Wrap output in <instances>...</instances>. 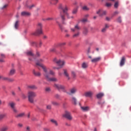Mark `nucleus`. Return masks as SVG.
Wrapping results in <instances>:
<instances>
[{
    "label": "nucleus",
    "mask_w": 131,
    "mask_h": 131,
    "mask_svg": "<svg viewBox=\"0 0 131 131\" xmlns=\"http://www.w3.org/2000/svg\"><path fill=\"white\" fill-rule=\"evenodd\" d=\"M37 65L41 66V68L43 69V74L47 81H58V79L55 77L50 78V74H49V72H48V69H47L46 66L39 63H37Z\"/></svg>",
    "instance_id": "obj_1"
},
{
    "label": "nucleus",
    "mask_w": 131,
    "mask_h": 131,
    "mask_svg": "<svg viewBox=\"0 0 131 131\" xmlns=\"http://www.w3.org/2000/svg\"><path fill=\"white\" fill-rule=\"evenodd\" d=\"M58 10L62 11V12H60V15L61 18V20H62V24H64V21H65V17H64L63 13H66V12H67V11H68V8L67 7V6H66V5L59 4L58 5Z\"/></svg>",
    "instance_id": "obj_2"
},
{
    "label": "nucleus",
    "mask_w": 131,
    "mask_h": 131,
    "mask_svg": "<svg viewBox=\"0 0 131 131\" xmlns=\"http://www.w3.org/2000/svg\"><path fill=\"white\" fill-rule=\"evenodd\" d=\"M36 97V93L33 91H29L28 92V98L29 101L30 103H33L34 102V100L33 98Z\"/></svg>",
    "instance_id": "obj_3"
},
{
    "label": "nucleus",
    "mask_w": 131,
    "mask_h": 131,
    "mask_svg": "<svg viewBox=\"0 0 131 131\" xmlns=\"http://www.w3.org/2000/svg\"><path fill=\"white\" fill-rule=\"evenodd\" d=\"M42 34V24L41 23H38V28L35 32L33 33V35H39Z\"/></svg>",
    "instance_id": "obj_4"
},
{
    "label": "nucleus",
    "mask_w": 131,
    "mask_h": 131,
    "mask_svg": "<svg viewBox=\"0 0 131 131\" xmlns=\"http://www.w3.org/2000/svg\"><path fill=\"white\" fill-rule=\"evenodd\" d=\"M71 30L73 32H77L73 35V37H78V36H79V30H80V27H79L78 25H76L75 26L74 29L71 28Z\"/></svg>",
    "instance_id": "obj_5"
},
{
    "label": "nucleus",
    "mask_w": 131,
    "mask_h": 131,
    "mask_svg": "<svg viewBox=\"0 0 131 131\" xmlns=\"http://www.w3.org/2000/svg\"><path fill=\"white\" fill-rule=\"evenodd\" d=\"M9 105L11 107V110H12L13 112L16 114V113H18V110H17V108H16V103L13 102H11L9 103Z\"/></svg>",
    "instance_id": "obj_6"
},
{
    "label": "nucleus",
    "mask_w": 131,
    "mask_h": 131,
    "mask_svg": "<svg viewBox=\"0 0 131 131\" xmlns=\"http://www.w3.org/2000/svg\"><path fill=\"white\" fill-rule=\"evenodd\" d=\"M54 88L57 89L58 90H61L64 93H67L66 90H65L66 88L65 86L61 84H55Z\"/></svg>",
    "instance_id": "obj_7"
},
{
    "label": "nucleus",
    "mask_w": 131,
    "mask_h": 131,
    "mask_svg": "<svg viewBox=\"0 0 131 131\" xmlns=\"http://www.w3.org/2000/svg\"><path fill=\"white\" fill-rule=\"evenodd\" d=\"M63 117H65L68 120H72V116L71 115V113L66 111L64 114L62 115Z\"/></svg>",
    "instance_id": "obj_8"
},
{
    "label": "nucleus",
    "mask_w": 131,
    "mask_h": 131,
    "mask_svg": "<svg viewBox=\"0 0 131 131\" xmlns=\"http://www.w3.org/2000/svg\"><path fill=\"white\" fill-rule=\"evenodd\" d=\"M53 61L55 63H56L58 66H60V68H61L62 66L65 64L64 61L61 60L60 59L58 60L57 58H54Z\"/></svg>",
    "instance_id": "obj_9"
},
{
    "label": "nucleus",
    "mask_w": 131,
    "mask_h": 131,
    "mask_svg": "<svg viewBox=\"0 0 131 131\" xmlns=\"http://www.w3.org/2000/svg\"><path fill=\"white\" fill-rule=\"evenodd\" d=\"M96 13L99 15V17H103V16L106 15V14H107V11H104L102 9H99L96 12Z\"/></svg>",
    "instance_id": "obj_10"
},
{
    "label": "nucleus",
    "mask_w": 131,
    "mask_h": 131,
    "mask_svg": "<svg viewBox=\"0 0 131 131\" xmlns=\"http://www.w3.org/2000/svg\"><path fill=\"white\" fill-rule=\"evenodd\" d=\"M77 92V89L76 88H73L70 89V92H66L68 95H69L70 96H71V95H74V94H75Z\"/></svg>",
    "instance_id": "obj_11"
},
{
    "label": "nucleus",
    "mask_w": 131,
    "mask_h": 131,
    "mask_svg": "<svg viewBox=\"0 0 131 131\" xmlns=\"http://www.w3.org/2000/svg\"><path fill=\"white\" fill-rule=\"evenodd\" d=\"M101 59H102V58L100 56H99L98 57H96V58L92 59L91 62L92 63H98V62H100V61H101Z\"/></svg>",
    "instance_id": "obj_12"
},
{
    "label": "nucleus",
    "mask_w": 131,
    "mask_h": 131,
    "mask_svg": "<svg viewBox=\"0 0 131 131\" xmlns=\"http://www.w3.org/2000/svg\"><path fill=\"white\" fill-rule=\"evenodd\" d=\"M1 58H0V62L1 63H3L5 62V58H6V55L4 54L1 53L0 54Z\"/></svg>",
    "instance_id": "obj_13"
},
{
    "label": "nucleus",
    "mask_w": 131,
    "mask_h": 131,
    "mask_svg": "<svg viewBox=\"0 0 131 131\" xmlns=\"http://www.w3.org/2000/svg\"><path fill=\"white\" fill-rule=\"evenodd\" d=\"M29 90H37V87L35 85H30L27 86Z\"/></svg>",
    "instance_id": "obj_14"
},
{
    "label": "nucleus",
    "mask_w": 131,
    "mask_h": 131,
    "mask_svg": "<svg viewBox=\"0 0 131 131\" xmlns=\"http://www.w3.org/2000/svg\"><path fill=\"white\" fill-rule=\"evenodd\" d=\"M62 15L64 16V17H65V15H66L68 19H70L71 18H72V19H73V18H74L73 16H70L69 13H68V12H67V11H66V12H63L62 13Z\"/></svg>",
    "instance_id": "obj_15"
},
{
    "label": "nucleus",
    "mask_w": 131,
    "mask_h": 131,
    "mask_svg": "<svg viewBox=\"0 0 131 131\" xmlns=\"http://www.w3.org/2000/svg\"><path fill=\"white\" fill-rule=\"evenodd\" d=\"M26 55L27 56H30L31 57H33V52H32V50H28L26 52Z\"/></svg>",
    "instance_id": "obj_16"
},
{
    "label": "nucleus",
    "mask_w": 131,
    "mask_h": 131,
    "mask_svg": "<svg viewBox=\"0 0 131 131\" xmlns=\"http://www.w3.org/2000/svg\"><path fill=\"white\" fill-rule=\"evenodd\" d=\"M125 62V57H122L120 63V66H123L124 65V63Z\"/></svg>",
    "instance_id": "obj_17"
},
{
    "label": "nucleus",
    "mask_w": 131,
    "mask_h": 131,
    "mask_svg": "<svg viewBox=\"0 0 131 131\" xmlns=\"http://www.w3.org/2000/svg\"><path fill=\"white\" fill-rule=\"evenodd\" d=\"M9 130V126H4L0 128V131H8Z\"/></svg>",
    "instance_id": "obj_18"
},
{
    "label": "nucleus",
    "mask_w": 131,
    "mask_h": 131,
    "mask_svg": "<svg viewBox=\"0 0 131 131\" xmlns=\"http://www.w3.org/2000/svg\"><path fill=\"white\" fill-rule=\"evenodd\" d=\"M81 108L82 110V111H84V112L90 111V107L89 106H81Z\"/></svg>",
    "instance_id": "obj_19"
},
{
    "label": "nucleus",
    "mask_w": 131,
    "mask_h": 131,
    "mask_svg": "<svg viewBox=\"0 0 131 131\" xmlns=\"http://www.w3.org/2000/svg\"><path fill=\"white\" fill-rule=\"evenodd\" d=\"M85 97H88L89 98H91L92 96H93V92H86L85 93Z\"/></svg>",
    "instance_id": "obj_20"
},
{
    "label": "nucleus",
    "mask_w": 131,
    "mask_h": 131,
    "mask_svg": "<svg viewBox=\"0 0 131 131\" xmlns=\"http://www.w3.org/2000/svg\"><path fill=\"white\" fill-rule=\"evenodd\" d=\"M88 67H89V64H88V63L83 62L82 63V68H83V69H86Z\"/></svg>",
    "instance_id": "obj_21"
},
{
    "label": "nucleus",
    "mask_w": 131,
    "mask_h": 131,
    "mask_svg": "<svg viewBox=\"0 0 131 131\" xmlns=\"http://www.w3.org/2000/svg\"><path fill=\"white\" fill-rule=\"evenodd\" d=\"M16 73V70L14 69H12L10 70L9 72V75L12 76V75H14L15 73Z\"/></svg>",
    "instance_id": "obj_22"
},
{
    "label": "nucleus",
    "mask_w": 131,
    "mask_h": 131,
    "mask_svg": "<svg viewBox=\"0 0 131 131\" xmlns=\"http://www.w3.org/2000/svg\"><path fill=\"white\" fill-rule=\"evenodd\" d=\"M43 62V59H39V60H38V61L37 62H36V66H39L40 67H41V66L37 64V63L40 64V65H42L43 66H45V65H43L42 63H40V62Z\"/></svg>",
    "instance_id": "obj_23"
},
{
    "label": "nucleus",
    "mask_w": 131,
    "mask_h": 131,
    "mask_svg": "<svg viewBox=\"0 0 131 131\" xmlns=\"http://www.w3.org/2000/svg\"><path fill=\"white\" fill-rule=\"evenodd\" d=\"M33 73L35 76H40V73L39 72H36L35 70H33Z\"/></svg>",
    "instance_id": "obj_24"
},
{
    "label": "nucleus",
    "mask_w": 131,
    "mask_h": 131,
    "mask_svg": "<svg viewBox=\"0 0 131 131\" xmlns=\"http://www.w3.org/2000/svg\"><path fill=\"white\" fill-rule=\"evenodd\" d=\"M72 102L74 105H76L77 104V100L74 97L72 98Z\"/></svg>",
    "instance_id": "obj_25"
},
{
    "label": "nucleus",
    "mask_w": 131,
    "mask_h": 131,
    "mask_svg": "<svg viewBox=\"0 0 131 131\" xmlns=\"http://www.w3.org/2000/svg\"><path fill=\"white\" fill-rule=\"evenodd\" d=\"M64 74L65 76H66V78L69 80L70 79V77L69 76V74H68V72H67V70H64Z\"/></svg>",
    "instance_id": "obj_26"
},
{
    "label": "nucleus",
    "mask_w": 131,
    "mask_h": 131,
    "mask_svg": "<svg viewBox=\"0 0 131 131\" xmlns=\"http://www.w3.org/2000/svg\"><path fill=\"white\" fill-rule=\"evenodd\" d=\"M25 114L24 113H20L15 115L16 118H21L24 116Z\"/></svg>",
    "instance_id": "obj_27"
},
{
    "label": "nucleus",
    "mask_w": 131,
    "mask_h": 131,
    "mask_svg": "<svg viewBox=\"0 0 131 131\" xmlns=\"http://www.w3.org/2000/svg\"><path fill=\"white\" fill-rule=\"evenodd\" d=\"M89 32V30H88V28L86 27L83 28V33L84 35H86Z\"/></svg>",
    "instance_id": "obj_28"
},
{
    "label": "nucleus",
    "mask_w": 131,
    "mask_h": 131,
    "mask_svg": "<svg viewBox=\"0 0 131 131\" xmlns=\"http://www.w3.org/2000/svg\"><path fill=\"white\" fill-rule=\"evenodd\" d=\"M21 15L22 16H29L30 15V13L26 11H23L21 13Z\"/></svg>",
    "instance_id": "obj_29"
},
{
    "label": "nucleus",
    "mask_w": 131,
    "mask_h": 131,
    "mask_svg": "<svg viewBox=\"0 0 131 131\" xmlns=\"http://www.w3.org/2000/svg\"><path fill=\"white\" fill-rule=\"evenodd\" d=\"M19 27V20H16L14 24V28L15 29H18Z\"/></svg>",
    "instance_id": "obj_30"
},
{
    "label": "nucleus",
    "mask_w": 131,
    "mask_h": 131,
    "mask_svg": "<svg viewBox=\"0 0 131 131\" xmlns=\"http://www.w3.org/2000/svg\"><path fill=\"white\" fill-rule=\"evenodd\" d=\"M103 96H104V94L103 93H99L96 95L97 99H101V98L103 97Z\"/></svg>",
    "instance_id": "obj_31"
},
{
    "label": "nucleus",
    "mask_w": 131,
    "mask_h": 131,
    "mask_svg": "<svg viewBox=\"0 0 131 131\" xmlns=\"http://www.w3.org/2000/svg\"><path fill=\"white\" fill-rule=\"evenodd\" d=\"M50 121L52 122V123H54V124H55L56 126H58V122H57V121H56V120L51 119Z\"/></svg>",
    "instance_id": "obj_32"
},
{
    "label": "nucleus",
    "mask_w": 131,
    "mask_h": 131,
    "mask_svg": "<svg viewBox=\"0 0 131 131\" xmlns=\"http://www.w3.org/2000/svg\"><path fill=\"white\" fill-rule=\"evenodd\" d=\"M66 45V43L65 42H62V43H59L57 44L55 47H63V46H65Z\"/></svg>",
    "instance_id": "obj_33"
},
{
    "label": "nucleus",
    "mask_w": 131,
    "mask_h": 131,
    "mask_svg": "<svg viewBox=\"0 0 131 131\" xmlns=\"http://www.w3.org/2000/svg\"><path fill=\"white\" fill-rule=\"evenodd\" d=\"M52 20H53L52 17H48L45 19H42L43 21H52Z\"/></svg>",
    "instance_id": "obj_34"
},
{
    "label": "nucleus",
    "mask_w": 131,
    "mask_h": 131,
    "mask_svg": "<svg viewBox=\"0 0 131 131\" xmlns=\"http://www.w3.org/2000/svg\"><path fill=\"white\" fill-rule=\"evenodd\" d=\"M82 9L84 11H89L90 10V8H89L86 6H84L82 7Z\"/></svg>",
    "instance_id": "obj_35"
},
{
    "label": "nucleus",
    "mask_w": 131,
    "mask_h": 131,
    "mask_svg": "<svg viewBox=\"0 0 131 131\" xmlns=\"http://www.w3.org/2000/svg\"><path fill=\"white\" fill-rule=\"evenodd\" d=\"M6 117V114H0V120H2L4 118Z\"/></svg>",
    "instance_id": "obj_36"
},
{
    "label": "nucleus",
    "mask_w": 131,
    "mask_h": 131,
    "mask_svg": "<svg viewBox=\"0 0 131 131\" xmlns=\"http://www.w3.org/2000/svg\"><path fill=\"white\" fill-rule=\"evenodd\" d=\"M51 104L53 105L54 106H58L59 103L56 101H52Z\"/></svg>",
    "instance_id": "obj_37"
},
{
    "label": "nucleus",
    "mask_w": 131,
    "mask_h": 131,
    "mask_svg": "<svg viewBox=\"0 0 131 131\" xmlns=\"http://www.w3.org/2000/svg\"><path fill=\"white\" fill-rule=\"evenodd\" d=\"M77 13V8H74L73 10L72 14H74V15H75V14H76Z\"/></svg>",
    "instance_id": "obj_38"
},
{
    "label": "nucleus",
    "mask_w": 131,
    "mask_h": 131,
    "mask_svg": "<svg viewBox=\"0 0 131 131\" xmlns=\"http://www.w3.org/2000/svg\"><path fill=\"white\" fill-rule=\"evenodd\" d=\"M52 2L53 5H57V4H58V2H59V0H52Z\"/></svg>",
    "instance_id": "obj_39"
},
{
    "label": "nucleus",
    "mask_w": 131,
    "mask_h": 131,
    "mask_svg": "<svg viewBox=\"0 0 131 131\" xmlns=\"http://www.w3.org/2000/svg\"><path fill=\"white\" fill-rule=\"evenodd\" d=\"M9 6L8 4H5V5L3 6V7H2V10H4L5 9H7L8 7Z\"/></svg>",
    "instance_id": "obj_40"
},
{
    "label": "nucleus",
    "mask_w": 131,
    "mask_h": 131,
    "mask_svg": "<svg viewBox=\"0 0 131 131\" xmlns=\"http://www.w3.org/2000/svg\"><path fill=\"white\" fill-rule=\"evenodd\" d=\"M49 74V76H50V74L51 75H55V72H54V71L50 70L49 71V73L48 72Z\"/></svg>",
    "instance_id": "obj_41"
},
{
    "label": "nucleus",
    "mask_w": 131,
    "mask_h": 131,
    "mask_svg": "<svg viewBox=\"0 0 131 131\" xmlns=\"http://www.w3.org/2000/svg\"><path fill=\"white\" fill-rule=\"evenodd\" d=\"M112 6V4L111 3H106L105 4V6L107 7V8H109Z\"/></svg>",
    "instance_id": "obj_42"
},
{
    "label": "nucleus",
    "mask_w": 131,
    "mask_h": 131,
    "mask_svg": "<svg viewBox=\"0 0 131 131\" xmlns=\"http://www.w3.org/2000/svg\"><path fill=\"white\" fill-rule=\"evenodd\" d=\"M117 22H118V23H121L122 20H121V17L119 16L117 19Z\"/></svg>",
    "instance_id": "obj_43"
},
{
    "label": "nucleus",
    "mask_w": 131,
    "mask_h": 131,
    "mask_svg": "<svg viewBox=\"0 0 131 131\" xmlns=\"http://www.w3.org/2000/svg\"><path fill=\"white\" fill-rule=\"evenodd\" d=\"M81 22H82V23H85V22H88V19L83 18L81 20Z\"/></svg>",
    "instance_id": "obj_44"
},
{
    "label": "nucleus",
    "mask_w": 131,
    "mask_h": 131,
    "mask_svg": "<svg viewBox=\"0 0 131 131\" xmlns=\"http://www.w3.org/2000/svg\"><path fill=\"white\" fill-rule=\"evenodd\" d=\"M8 82H13L14 81V80L13 78H8Z\"/></svg>",
    "instance_id": "obj_45"
},
{
    "label": "nucleus",
    "mask_w": 131,
    "mask_h": 131,
    "mask_svg": "<svg viewBox=\"0 0 131 131\" xmlns=\"http://www.w3.org/2000/svg\"><path fill=\"white\" fill-rule=\"evenodd\" d=\"M72 75L73 78H75V77H76V74H75V72H74V71L72 72Z\"/></svg>",
    "instance_id": "obj_46"
},
{
    "label": "nucleus",
    "mask_w": 131,
    "mask_h": 131,
    "mask_svg": "<svg viewBox=\"0 0 131 131\" xmlns=\"http://www.w3.org/2000/svg\"><path fill=\"white\" fill-rule=\"evenodd\" d=\"M2 80H6V81H8V79H9V78H8V77H3V76H2Z\"/></svg>",
    "instance_id": "obj_47"
},
{
    "label": "nucleus",
    "mask_w": 131,
    "mask_h": 131,
    "mask_svg": "<svg viewBox=\"0 0 131 131\" xmlns=\"http://www.w3.org/2000/svg\"><path fill=\"white\" fill-rule=\"evenodd\" d=\"M46 108L48 109V110H51V109H52V105H47Z\"/></svg>",
    "instance_id": "obj_48"
},
{
    "label": "nucleus",
    "mask_w": 131,
    "mask_h": 131,
    "mask_svg": "<svg viewBox=\"0 0 131 131\" xmlns=\"http://www.w3.org/2000/svg\"><path fill=\"white\" fill-rule=\"evenodd\" d=\"M114 7L116 8V9H117L118 8V2H117L115 3V5H114Z\"/></svg>",
    "instance_id": "obj_49"
},
{
    "label": "nucleus",
    "mask_w": 131,
    "mask_h": 131,
    "mask_svg": "<svg viewBox=\"0 0 131 131\" xmlns=\"http://www.w3.org/2000/svg\"><path fill=\"white\" fill-rule=\"evenodd\" d=\"M21 98H23V99H26V98H27V96H26V95L25 94L22 93Z\"/></svg>",
    "instance_id": "obj_50"
},
{
    "label": "nucleus",
    "mask_w": 131,
    "mask_h": 131,
    "mask_svg": "<svg viewBox=\"0 0 131 131\" xmlns=\"http://www.w3.org/2000/svg\"><path fill=\"white\" fill-rule=\"evenodd\" d=\"M56 23L58 24L59 28L62 30V29H63V27H62V25H61V24H60V23H59V22H58V21H56Z\"/></svg>",
    "instance_id": "obj_51"
},
{
    "label": "nucleus",
    "mask_w": 131,
    "mask_h": 131,
    "mask_svg": "<svg viewBox=\"0 0 131 131\" xmlns=\"http://www.w3.org/2000/svg\"><path fill=\"white\" fill-rule=\"evenodd\" d=\"M119 14V12L116 11H115L113 13V16H116V15H118Z\"/></svg>",
    "instance_id": "obj_52"
},
{
    "label": "nucleus",
    "mask_w": 131,
    "mask_h": 131,
    "mask_svg": "<svg viewBox=\"0 0 131 131\" xmlns=\"http://www.w3.org/2000/svg\"><path fill=\"white\" fill-rule=\"evenodd\" d=\"M17 126L18 127H23V124H22V123H18L17 124Z\"/></svg>",
    "instance_id": "obj_53"
},
{
    "label": "nucleus",
    "mask_w": 131,
    "mask_h": 131,
    "mask_svg": "<svg viewBox=\"0 0 131 131\" xmlns=\"http://www.w3.org/2000/svg\"><path fill=\"white\" fill-rule=\"evenodd\" d=\"M34 7H35L34 5L33 4L30 6H28V8H29V9H32V8H34Z\"/></svg>",
    "instance_id": "obj_54"
},
{
    "label": "nucleus",
    "mask_w": 131,
    "mask_h": 131,
    "mask_svg": "<svg viewBox=\"0 0 131 131\" xmlns=\"http://www.w3.org/2000/svg\"><path fill=\"white\" fill-rule=\"evenodd\" d=\"M46 92H50L51 91V89L50 88H47L45 89Z\"/></svg>",
    "instance_id": "obj_55"
},
{
    "label": "nucleus",
    "mask_w": 131,
    "mask_h": 131,
    "mask_svg": "<svg viewBox=\"0 0 131 131\" xmlns=\"http://www.w3.org/2000/svg\"><path fill=\"white\" fill-rule=\"evenodd\" d=\"M106 30H107V29H106V28H104L102 29L101 31L102 32H106Z\"/></svg>",
    "instance_id": "obj_56"
},
{
    "label": "nucleus",
    "mask_w": 131,
    "mask_h": 131,
    "mask_svg": "<svg viewBox=\"0 0 131 131\" xmlns=\"http://www.w3.org/2000/svg\"><path fill=\"white\" fill-rule=\"evenodd\" d=\"M50 52H52L53 53H54V52H56V49H55V48H53L50 50Z\"/></svg>",
    "instance_id": "obj_57"
},
{
    "label": "nucleus",
    "mask_w": 131,
    "mask_h": 131,
    "mask_svg": "<svg viewBox=\"0 0 131 131\" xmlns=\"http://www.w3.org/2000/svg\"><path fill=\"white\" fill-rule=\"evenodd\" d=\"M33 46H35V47H37V44L35 42H32Z\"/></svg>",
    "instance_id": "obj_58"
},
{
    "label": "nucleus",
    "mask_w": 131,
    "mask_h": 131,
    "mask_svg": "<svg viewBox=\"0 0 131 131\" xmlns=\"http://www.w3.org/2000/svg\"><path fill=\"white\" fill-rule=\"evenodd\" d=\"M26 131H30V127L27 126L26 128Z\"/></svg>",
    "instance_id": "obj_59"
},
{
    "label": "nucleus",
    "mask_w": 131,
    "mask_h": 131,
    "mask_svg": "<svg viewBox=\"0 0 131 131\" xmlns=\"http://www.w3.org/2000/svg\"><path fill=\"white\" fill-rule=\"evenodd\" d=\"M105 19H106V21H110V20H111V18H110V17H106Z\"/></svg>",
    "instance_id": "obj_60"
},
{
    "label": "nucleus",
    "mask_w": 131,
    "mask_h": 131,
    "mask_svg": "<svg viewBox=\"0 0 131 131\" xmlns=\"http://www.w3.org/2000/svg\"><path fill=\"white\" fill-rule=\"evenodd\" d=\"M55 98H57V99L60 98V95H59L58 94H56Z\"/></svg>",
    "instance_id": "obj_61"
},
{
    "label": "nucleus",
    "mask_w": 131,
    "mask_h": 131,
    "mask_svg": "<svg viewBox=\"0 0 131 131\" xmlns=\"http://www.w3.org/2000/svg\"><path fill=\"white\" fill-rule=\"evenodd\" d=\"M104 28H105L106 29H107V28H109V26H108V25H107V24H105Z\"/></svg>",
    "instance_id": "obj_62"
},
{
    "label": "nucleus",
    "mask_w": 131,
    "mask_h": 131,
    "mask_svg": "<svg viewBox=\"0 0 131 131\" xmlns=\"http://www.w3.org/2000/svg\"><path fill=\"white\" fill-rule=\"evenodd\" d=\"M36 55L37 57H39V56H40V54H39V52H37Z\"/></svg>",
    "instance_id": "obj_63"
},
{
    "label": "nucleus",
    "mask_w": 131,
    "mask_h": 131,
    "mask_svg": "<svg viewBox=\"0 0 131 131\" xmlns=\"http://www.w3.org/2000/svg\"><path fill=\"white\" fill-rule=\"evenodd\" d=\"M11 94H12V96H15L16 95V93H15V92L14 91H12L11 92Z\"/></svg>",
    "instance_id": "obj_64"
}]
</instances>
